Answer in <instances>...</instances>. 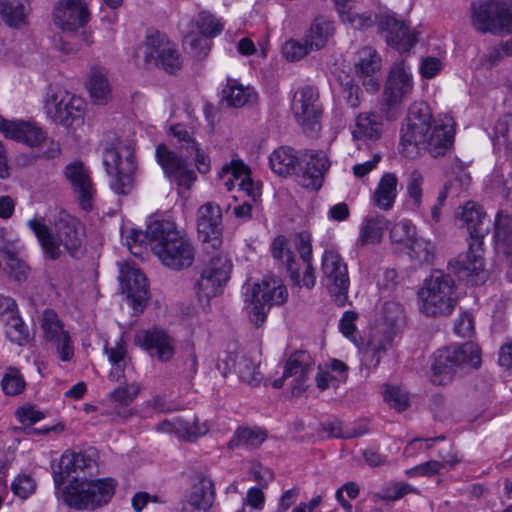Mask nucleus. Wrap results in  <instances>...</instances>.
<instances>
[{"instance_id":"1","label":"nucleus","mask_w":512,"mask_h":512,"mask_svg":"<svg viewBox=\"0 0 512 512\" xmlns=\"http://www.w3.org/2000/svg\"><path fill=\"white\" fill-rule=\"evenodd\" d=\"M27 225L36 236L45 259L59 260L62 255L61 246L72 258H80L85 253L84 224L65 210L54 216L53 231L43 219L33 218Z\"/></svg>"},{"instance_id":"2","label":"nucleus","mask_w":512,"mask_h":512,"mask_svg":"<svg viewBox=\"0 0 512 512\" xmlns=\"http://www.w3.org/2000/svg\"><path fill=\"white\" fill-rule=\"evenodd\" d=\"M461 226H465L469 235L470 242L468 251L460 255L457 259L459 264L458 272L464 273V276L473 285L483 283L487 274L484 270V261L482 257L483 239L490 230V219L483 207L474 201H468L457 214Z\"/></svg>"},{"instance_id":"3","label":"nucleus","mask_w":512,"mask_h":512,"mask_svg":"<svg viewBox=\"0 0 512 512\" xmlns=\"http://www.w3.org/2000/svg\"><path fill=\"white\" fill-rule=\"evenodd\" d=\"M269 165L279 176L295 174L302 187L316 191L323 184L330 161L323 151H307L300 160L293 148L282 146L271 153Z\"/></svg>"},{"instance_id":"4","label":"nucleus","mask_w":512,"mask_h":512,"mask_svg":"<svg viewBox=\"0 0 512 512\" xmlns=\"http://www.w3.org/2000/svg\"><path fill=\"white\" fill-rule=\"evenodd\" d=\"M152 251L162 264L172 270L190 267L195 260V248L185 232L177 229L174 222L155 220L147 226Z\"/></svg>"},{"instance_id":"5","label":"nucleus","mask_w":512,"mask_h":512,"mask_svg":"<svg viewBox=\"0 0 512 512\" xmlns=\"http://www.w3.org/2000/svg\"><path fill=\"white\" fill-rule=\"evenodd\" d=\"M480 362V348L472 342L438 349L433 356L430 379L435 385H447L453 380L458 368L463 365L476 368Z\"/></svg>"},{"instance_id":"6","label":"nucleus","mask_w":512,"mask_h":512,"mask_svg":"<svg viewBox=\"0 0 512 512\" xmlns=\"http://www.w3.org/2000/svg\"><path fill=\"white\" fill-rule=\"evenodd\" d=\"M454 290V279L443 271L435 270L418 292L420 310L431 317L450 315L456 304Z\"/></svg>"},{"instance_id":"7","label":"nucleus","mask_w":512,"mask_h":512,"mask_svg":"<svg viewBox=\"0 0 512 512\" xmlns=\"http://www.w3.org/2000/svg\"><path fill=\"white\" fill-rule=\"evenodd\" d=\"M116 484L112 479H73L62 490V500L76 510L95 509L107 504L115 493Z\"/></svg>"},{"instance_id":"8","label":"nucleus","mask_w":512,"mask_h":512,"mask_svg":"<svg viewBox=\"0 0 512 512\" xmlns=\"http://www.w3.org/2000/svg\"><path fill=\"white\" fill-rule=\"evenodd\" d=\"M288 298V291L275 278L263 279L245 293L244 310L255 327H261L273 305H282Z\"/></svg>"},{"instance_id":"9","label":"nucleus","mask_w":512,"mask_h":512,"mask_svg":"<svg viewBox=\"0 0 512 512\" xmlns=\"http://www.w3.org/2000/svg\"><path fill=\"white\" fill-rule=\"evenodd\" d=\"M470 13L473 27L482 34L512 33V0H475Z\"/></svg>"},{"instance_id":"10","label":"nucleus","mask_w":512,"mask_h":512,"mask_svg":"<svg viewBox=\"0 0 512 512\" xmlns=\"http://www.w3.org/2000/svg\"><path fill=\"white\" fill-rule=\"evenodd\" d=\"M103 164L110 177L111 189L116 194H129L133 188V174L136 170L134 148L123 143L107 148L103 155Z\"/></svg>"},{"instance_id":"11","label":"nucleus","mask_w":512,"mask_h":512,"mask_svg":"<svg viewBox=\"0 0 512 512\" xmlns=\"http://www.w3.org/2000/svg\"><path fill=\"white\" fill-rule=\"evenodd\" d=\"M291 111L303 132L315 138L321 131L323 107L317 88L306 85L298 88L291 101Z\"/></svg>"},{"instance_id":"12","label":"nucleus","mask_w":512,"mask_h":512,"mask_svg":"<svg viewBox=\"0 0 512 512\" xmlns=\"http://www.w3.org/2000/svg\"><path fill=\"white\" fill-rule=\"evenodd\" d=\"M205 254L209 258L201 270L196 287L199 298H205L208 301L222 292L230 279L232 262L222 247Z\"/></svg>"},{"instance_id":"13","label":"nucleus","mask_w":512,"mask_h":512,"mask_svg":"<svg viewBox=\"0 0 512 512\" xmlns=\"http://www.w3.org/2000/svg\"><path fill=\"white\" fill-rule=\"evenodd\" d=\"M43 102L47 117L66 127L82 119L86 105L81 97L52 86L47 88Z\"/></svg>"},{"instance_id":"14","label":"nucleus","mask_w":512,"mask_h":512,"mask_svg":"<svg viewBox=\"0 0 512 512\" xmlns=\"http://www.w3.org/2000/svg\"><path fill=\"white\" fill-rule=\"evenodd\" d=\"M321 284L338 306L342 307L346 304L350 286L348 267L335 250L327 249L322 254Z\"/></svg>"},{"instance_id":"15","label":"nucleus","mask_w":512,"mask_h":512,"mask_svg":"<svg viewBox=\"0 0 512 512\" xmlns=\"http://www.w3.org/2000/svg\"><path fill=\"white\" fill-rule=\"evenodd\" d=\"M39 325L45 344L54 349L61 361H71L75 354L73 341L58 313L53 309H45L39 317Z\"/></svg>"},{"instance_id":"16","label":"nucleus","mask_w":512,"mask_h":512,"mask_svg":"<svg viewBox=\"0 0 512 512\" xmlns=\"http://www.w3.org/2000/svg\"><path fill=\"white\" fill-rule=\"evenodd\" d=\"M197 230L204 252L215 251L222 247V211L219 205L208 202L198 209Z\"/></svg>"},{"instance_id":"17","label":"nucleus","mask_w":512,"mask_h":512,"mask_svg":"<svg viewBox=\"0 0 512 512\" xmlns=\"http://www.w3.org/2000/svg\"><path fill=\"white\" fill-rule=\"evenodd\" d=\"M144 61L162 67L173 74L181 68V59L176 45L159 33L147 36Z\"/></svg>"},{"instance_id":"18","label":"nucleus","mask_w":512,"mask_h":512,"mask_svg":"<svg viewBox=\"0 0 512 512\" xmlns=\"http://www.w3.org/2000/svg\"><path fill=\"white\" fill-rule=\"evenodd\" d=\"M431 124L429 107L424 103H414L409 108L406 125L401 130V144L404 147L425 145Z\"/></svg>"},{"instance_id":"19","label":"nucleus","mask_w":512,"mask_h":512,"mask_svg":"<svg viewBox=\"0 0 512 512\" xmlns=\"http://www.w3.org/2000/svg\"><path fill=\"white\" fill-rule=\"evenodd\" d=\"M155 156L164 174L179 187L190 189L196 180L195 172L188 167L186 160L170 150L165 144L156 147Z\"/></svg>"},{"instance_id":"20","label":"nucleus","mask_w":512,"mask_h":512,"mask_svg":"<svg viewBox=\"0 0 512 512\" xmlns=\"http://www.w3.org/2000/svg\"><path fill=\"white\" fill-rule=\"evenodd\" d=\"M413 90L410 67L405 60L396 61L390 69L383 93V102L394 107L404 101Z\"/></svg>"},{"instance_id":"21","label":"nucleus","mask_w":512,"mask_h":512,"mask_svg":"<svg viewBox=\"0 0 512 512\" xmlns=\"http://www.w3.org/2000/svg\"><path fill=\"white\" fill-rule=\"evenodd\" d=\"M54 23L63 33L72 34L89 21V11L83 0H60L54 8Z\"/></svg>"},{"instance_id":"22","label":"nucleus","mask_w":512,"mask_h":512,"mask_svg":"<svg viewBox=\"0 0 512 512\" xmlns=\"http://www.w3.org/2000/svg\"><path fill=\"white\" fill-rule=\"evenodd\" d=\"M378 27L386 43L400 53L409 52L417 42L416 33L393 16H382Z\"/></svg>"},{"instance_id":"23","label":"nucleus","mask_w":512,"mask_h":512,"mask_svg":"<svg viewBox=\"0 0 512 512\" xmlns=\"http://www.w3.org/2000/svg\"><path fill=\"white\" fill-rule=\"evenodd\" d=\"M135 343L161 362H169L175 355V340L163 330H143L135 336Z\"/></svg>"},{"instance_id":"24","label":"nucleus","mask_w":512,"mask_h":512,"mask_svg":"<svg viewBox=\"0 0 512 512\" xmlns=\"http://www.w3.org/2000/svg\"><path fill=\"white\" fill-rule=\"evenodd\" d=\"M2 323L6 338L19 346H25L31 341L28 326L19 314L14 299L2 297Z\"/></svg>"},{"instance_id":"25","label":"nucleus","mask_w":512,"mask_h":512,"mask_svg":"<svg viewBox=\"0 0 512 512\" xmlns=\"http://www.w3.org/2000/svg\"><path fill=\"white\" fill-rule=\"evenodd\" d=\"M120 281L129 304L134 311H142L148 300V284L145 275L135 266L121 270Z\"/></svg>"},{"instance_id":"26","label":"nucleus","mask_w":512,"mask_h":512,"mask_svg":"<svg viewBox=\"0 0 512 512\" xmlns=\"http://www.w3.org/2000/svg\"><path fill=\"white\" fill-rule=\"evenodd\" d=\"M65 176L72 186L80 207L86 211L91 210L96 191L86 167L81 162L70 163L66 167Z\"/></svg>"},{"instance_id":"27","label":"nucleus","mask_w":512,"mask_h":512,"mask_svg":"<svg viewBox=\"0 0 512 512\" xmlns=\"http://www.w3.org/2000/svg\"><path fill=\"white\" fill-rule=\"evenodd\" d=\"M156 429L159 432L174 434L180 440L195 442L209 432V425L197 416L188 419L177 417L161 421Z\"/></svg>"},{"instance_id":"28","label":"nucleus","mask_w":512,"mask_h":512,"mask_svg":"<svg viewBox=\"0 0 512 512\" xmlns=\"http://www.w3.org/2000/svg\"><path fill=\"white\" fill-rule=\"evenodd\" d=\"M381 65L382 59L374 48L366 46L359 50L355 66L356 75L368 92H375L380 87Z\"/></svg>"},{"instance_id":"29","label":"nucleus","mask_w":512,"mask_h":512,"mask_svg":"<svg viewBox=\"0 0 512 512\" xmlns=\"http://www.w3.org/2000/svg\"><path fill=\"white\" fill-rule=\"evenodd\" d=\"M2 134L29 147H38L47 138L46 132L34 122L2 119Z\"/></svg>"},{"instance_id":"30","label":"nucleus","mask_w":512,"mask_h":512,"mask_svg":"<svg viewBox=\"0 0 512 512\" xmlns=\"http://www.w3.org/2000/svg\"><path fill=\"white\" fill-rule=\"evenodd\" d=\"M454 142V122L452 117L444 116L439 121H434L425 143L429 153L433 157L444 155Z\"/></svg>"},{"instance_id":"31","label":"nucleus","mask_w":512,"mask_h":512,"mask_svg":"<svg viewBox=\"0 0 512 512\" xmlns=\"http://www.w3.org/2000/svg\"><path fill=\"white\" fill-rule=\"evenodd\" d=\"M215 498V488L212 479L201 476L193 484L187 500L184 502L182 512H208Z\"/></svg>"},{"instance_id":"32","label":"nucleus","mask_w":512,"mask_h":512,"mask_svg":"<svg viewBox=\"0 0 512 512\" xmlns=\"http://www.w3.org/2000/svg\"><path fill=\"white\" fill-rule=\"evenodd\" d=\"M495 249L512 265V215L500 210L494 222Z\"/></svg>"},{"instance_id":"33","label":"nucleus","mask_w":512,"mask_h":512,"mask_svg":"<svg viewBox=\"0 0 512 512\" xmlns=\"http://www.w3.org/2000/svg\"><path fill=\"white\" fill-rule=\"evenodd\" d=\"M398 195V178L394 173H384L375 188L371 201L372 204L383 211L393 208Z\"/></svg>"},{"instance_id":"34","label":"nucleus","mask_w":512,"mask_h":512,"mask_svg":"<svg viewBox=\"0 0 512 512\" xmlns=\"http://www.w3.org/2000/svg\"><path fill=\"white\" fill-rule=\"evenodd\" d=\"M271 254L274 259L278 260L285 266L290 275V279L294 285L300 284L299 263L289 247L288 240L285 236L279 235L272 241Z\"/></svg>"},{"instance_id":"35","label":"nucleus","mask_w":512,"mask_h":512,"mask_svg":"<svg viewBox=\"0 0 512 512\" xmlns=\"http://www.w3.org/2000/svg\"><path fill=\"white\" fill-rule=\"evenodd\" d=\"M232 173L237 181L239 189L247 194L254 202L261 195V187L250 178V171L242 162L232 161L224 165L220 171V176L225 177Z\"/></svg>"},{"instance_id":"36","label":"nucleus","mask_w":512,"mask_h":512,"mask_svg":"<svg viewBox=\"0 0 512 512\" xmlns=\"http://www.w3.org/2000/svg\"><path fill=\"white\" fill-rule=\"evenodd\" d=\"M224 363L228 372L237 373L243 382L257 385L262 379L258 365L245 355L229 354Z\"/></svg>"},{"instance_id":"37","label":"nucleus","mask_w":512,"mask_h":512,"mask_svg":"<svg viewBox=\"0 0 512 512\" xmlns=\"http://www.w3.org/2000/svg\"><path fill=\"white\" fill-rule=\"evenodd\" d=\"M382 131V115L375 112H363L357 116L352 134L355 139L378 140Z\"/></svg>"},{"instance_id":"38","label":"nucleus","mask_w":512,"mask_h":512,"mask_svg":"<svg viewBox=\"0 0 512 512\" xmlns=\"http://www.w3.org/2000/svg\"><path fill=\"white\" fill-rule=\"evenodd\" d=\"M266 438L267 433L259 427L241 426L235 430L233 436L227 443V448L229 450L239 448L247 450L257 449Z\"/></svg>"},{"instance_id":"39","label":"nucleus","mask_w":512,"mask_h":512,"mask_svg":"<svg viewBox=\"0 0 512 512\" xmlns=\"http://www.w3.org/2000/svg\"><path fill=\"white\" fill-rule=\"evenodd\" d=\"M87 89L90 97L96 104H106L111 99V86L107 72L102 67H92L89 72Z\"/></svg>"},{"instance_id":"40","label":"nucleus","mask_w":512,"mask_h":512,"mask_svg":"<svg viewBox=\"0 0 512 512\" xmlns=\"http://www.w3.org/2000/svg\"><path fill=\"white\" fill-rule=\"evenodd\" d=\"M30 4L28 0L2 1V20L13 29H22L28 24Z\"/></svg>"},{"instance_id":"41","label":"nucleus","mask_w":512,"mask_h":512,"mask_svg":"<svg viewBox=\"0 0 512 512\" xmlns=\"http://www.w3.org/2000/svg\"><path fill=\"white\" fill-rule=\"evenodd\" d=\"M222 97L228 106L240 108L256 102L257 93L250 86H243L236 80H228L222 90Z\"/></svg>"},{"instance_id":"42","label":"nucleus","mask_w":512,"mask_h":512,"mask_svg":"<svg viewBox=\"0 0 512 512\" xmlns=\"http://www.w3.org/2000/svg\"><path fill=\"white\" fill-rule=\"evenodd\" d=\"M436 245L423 237H416L407 248V254L413 266L432 265L436 257Z\"/></svg>"},{"instance_id":"43","label":"nucleus","mask_w":512,"mask_h":512,"mask_svg":"<svg viewBox=\"0 0 512 512\" xmlns=\"http://www.w3.org/2000/svg\"><path fill=\"white\" fill-rule=\"evenodd\" d=\"M387 227L388 221L384 216H367L362 222L358 241L361 245L378 243Z\"/></svg>"},{"instance_id":"44","label":"nucleus","mask_w":512,"mask_h":512,"mask_svg":"<svg viewBox=\"0 0 512 512\" xmlns=\"http://www.w3.org/2000/svg\"><path fill=\"white\" fill-rule=\"evenodd\" d=\"M313 369V364L310 356L305 351H297L289 357L285 370L284 377L298 376L297 381L302 384L305 381L307 374Z\"/></svg>"},{"instance_id":"45","label":"nucleus","mask_w":512,"mask_h":512,"mask_svg":"<svg viewBox=\"0 0 512 512\" xmlns=\"http://www.w3.org/2000/svg\"><path fill=\"white\" fill-rule=\"evenodd\" d=\"M333 32V27L330 22L323 19H316L310 27L309 33L305 41L311 50H319L323 48L329 36Z\"/></svg>"},{"instance_id":"46","label":"nucleus","mask_w":512,"mask_h":512,"mask_svg":"<svg viewBox=\"0 0 512 512\" xmlns=\"http://www.w3.org/2000/svg\"><path fill=\"white\" fill-rule=\"evenodd\" d=\"M105 351L112 366L109 379L113 382H119L124 377L126 348L121 342H118L114 347L105 348Z\"/></svg>"},{"instance_id":"47","label":"nucleus","mask_w":512,"mask_h":512,"mask_svg":"<svg viewBox=\"0 0 512 512\" xmlns=\"http://www.w3.org/2000/svg\"><path fill=\"white\" fill-rule=\"evenodd\" d=\"M6 270L10 278L16 282H24L28 279L30 269L28 265L18 257L17 251L5 250Z\"/></svg>"},{"instance_id":"48","label":"nucleus","mask_w":512,"mask_h":512,"mask_svg":"<svg viewBox=\"0 0 512 512\" xmlns=\"http://www.w3.org/2000/svg\"><path fill=\"white\" fill-rule=\"evenodd\" d=\"M389 345V340H383L377 336H373L362 352L363 363L369 367H376Z\"/></svg>"},{"instance_id":"49","label":"nucleus","mask_w":512,"mask_h":512,"mask_svg":"<svg viewBox=\"0 0 512 512\" xmlns=\"http://www.w3.org/2000/svg\"><path fill=\"white\" fill-rule=\"evenodd\" d=\"M417 237L416 228L408 220H402L396 223L390 230L392 242L403 245L406 249Z\"/></svg>"},{"instance_id":"50","label":"nucleus","mask_w":512,"mask_h":512,"mask_svg":"<svg viewBox=\"0 0 512 512\" xmlns=\"http://www.w3.org/2000/svg\"><path fill=\"white\" fill-rule=\"evenodd\" d=\"M26 387V382L17 368H7L2 377V390L6 395L15 396L21 394Z\"/></svg>"},{"instance_id":"51","label":"nucleus","mask_w":512,"mask_h":512,"mask_svg":"<svg viewBox=\"0 0 512 512\" xmlns=\"http://www.w3.org/2000/svg\"><path fill=\"white\" fill-rule=\"evenodd\" d=\"M74 459V451L66 450L57 465V468H53V480L56 487L62 485L64 480L68 478L72 473H76V466Z\"/></svg>"},{"instance_id":"52","label":"nucleus","mask_w":512,"mask_h":512,"mask_svg":"<svg viewBox=\"0 0 512 512\" xmlns=\"http://www.w3.org/2000/svg\"><path fill=\"white\" fill-rule=\"evenodd\" d=\"M196 26L199 32L206 37H216L223 30V24L220 20L207 11L198 14Z\"/></svg>"},{"instance_id":"53","label":"nucleus","mask_w":512,"mask_h":512,"mask_svg":"<svg viewBox=\"0 0 512 512\" xmlns=\"http://www.w3.org/2000/svg\"><path fill=\"white\" fill-rule=\"evenodd\" d=\"M13 494L21 500L29 498L36 490V481L28 474H19L11 483Z\"/></svg>"},{"instance_id":"54","label":"nucleus","mask_w":512,"mask_h":512,"mask_svg":"<svg viewBox=\"0 0 512 512\" xmlns=\"http://www.w3.org/2000/svg\"><path fill=\"white\" fill-rule=\"evenodd\" d=\"M424 183L423 175L418 170H413L407 179V192L413 200L414 205L419 208L422 203V186Z\"/></svg>"},{"instance_id":"55","label":"nucleus","mask_w":512,"mask_h":512,"mask_svg":"<svg viewBox=\"0 0 512 512\" xmlns=\"http://www.w3.org/2000/svg\"><path fill=\"white\" fill-rule=\"evenodd\" d=\"M385 401L396 411H404L409 405L407 392L399 387H388L384 395Z\"/></svg>"},{"instance_id":"56","label":"nucleus","mask_w":512,"mask_h":512,"mask_svg":"<svg viewBox=\"0 0 512 512\" xmlns=\"http://www.w3.org/2000/svg\"><path fill=\"white\" fill-rule=\"evenodd\" d=\"M310 51V47L306 41L301 43L296 40L287 41L282 48L284 57L289 61H297L305 57Z\"/></svg>"},{"instance_id":"57","label":"nucleus","mask_w":512,"mask_h":512,"mask_svg":"<svg viewBox=\"0 0 512 512\" xmlns=\"http://www.w3.org/2000/svg\"><path fill=\"white\" fill-rule=\"evenodd\" d=\"M139 386L135 383L119 387L111 393V398L122 406H128L139 393Z\"/></svg>"},{"instance_id":"58","label":"nucleus","mask_w":512,"mask_h":512,"mask_svg":"<svg viewBox=\"0 0 512 512\" xmlns=\"http://www.w3.org/2000/svg\"><path fill=\"white\" fill-rule=\"evenodd\" d=\"M170 131L173 136L176 137L180 143H182V147H185L187 151H189V149H196L197 142L192 137L191 131L185 125H172L170 127Z\"/></svg>"},{"instance_id":"59","label":"nucleus","mask_w":512,"mask_h":512,"mask_svg":"<svg viewBox=\"0 0 512 512\" xmlns=\"http://www.w3.org/2000/svg\"><path fill=\"white\" fill-rule=\"evenodd\" d=\"M311 235L308 232H300L296 236L295 246L303 262L312 261Z\"/></svg>"},{"instance_id":"60","label":"nucleus","mask_w":512,"mask_h":512,"mask_svg":"<svg viewBox=\"0 0 512 512\" xmlns=\"http://www.w3.org/2000/svg\"><path fill=\"white\" fill-rule=\"evenodd\" d=\"M454 332L460 337H470L474 333L473 317L465 312L459 316L454 324Z\"/></svg>"},{"instance_id":"61","label":"nucleus","mask_w":512,"mask_h":512,"mask_svg":"<svg viewBox=\"0 0 512 512\" xmlns=\"http://www.w3.org/2000/svg\"><path fill=\"white\" fill-rule=\"evenodd\" d=\"M443 64L436 57H426L421 61L420 73L426 79L434 78L442 70Z\"/></svg>"},{"instance_id":"62","label":"nucleus","mask_w":512,"mask_h":512,"mask_svg":"<svg viewBox=\"0 0 512 512\" xmlns=\"http://www.w3.org/2000/svg\"><path fill=\"white\" fill-rule=\"evenodd\" d=\"M444 467L443 462L436 460L427 461L407 471L410 476L421 475V476H433Z\"/></svg>"},{"instance_id":"63","label":"nucleus","mask_w":512,"mask_h":512,"mask_svg":"<svg viewBox=\"0 0 512 512\" xmlns=\"http://www.w3.org/2000/svg\"><path fill=\"white\" fill-rule=\"evenodd\" d=\"M146 238L150 240V236L147 234V231L131 230L130 234L126 237V245L129 251L133 255L139 256L142 252L140 243H142Z\"/></svg>"},{"instance_id":"64","label":"nucleus","mask_w":512,"mask_h":512,"mask_svg":"<svg viewBox=\"0 0 512 512\" xmlns=\"http://www.w3.org/2000/svg\"><path fill=\"white\" fill-rule=\"evenodd\" d=\"M344 22L351 24L356 29H366L374 24V19L370 12L359 14L352 11L350 15L345 16Z\"/></svg>"}]
</instances>
